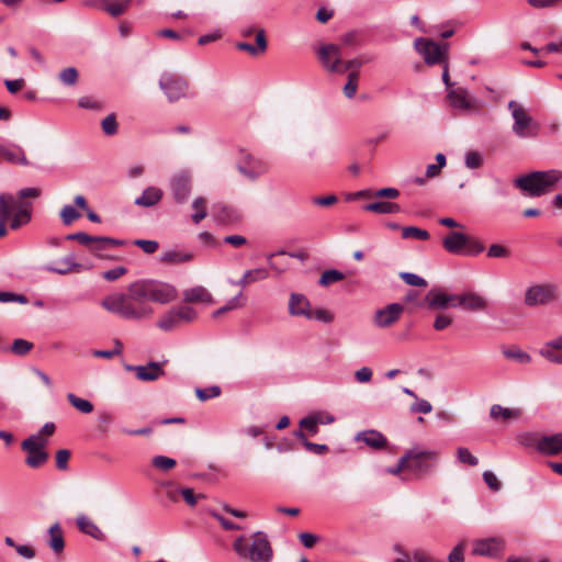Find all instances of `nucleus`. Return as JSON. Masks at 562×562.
I'll return each instance as SVG.
<instances>
[{
	"label": "nucleus",
	"mask_w": 562,
	"mask_h": 562,
	"mask_svg": "<svg viewBox=\"0 0 562 562\" xmlns=\"http://www.w3.org/2000/svg\"><path fill=\"white\" fill-rule=\"evenodd\" d=\"M503 355L507 359L515 360L519 363H529L531 361V357L529 353L522 351L519 348H510L503 350Z\"/></svg>",
	"instance_id": "43"
},
{
	"label": "nucleus",
	"mask_w": 562,
	"mask_h": 562,
	"mask_svg": "<svg viewBox=\"0 0 562 562\" xmlns=\"http://www.w3.org/2000/svg\"><path fill=\"white\" fill-rule=\"evenodd\" d=\"M246 277L249 278L251 283L268 279L269 271L266 268H255L246 270Z\"/></svg>",
	"instance_id": "60"
},
{
	"label": "nucleus",
	"mask_w": 562,
	"mask_h": 562,
	"mask_svg": "<svg viewBox=\"0 0 562 562\" xmlns=\"http://www.w3.org/2000/svg\"><path fill=\"white\" fill-rule=\"evenodd\" d=\"M162 190L157 187L146 188L142 194L135 199V204L143 207H151L160 202L162 199Z\"/></svg>",
	"instance_id": "28"
},
{
	"label": "nucleus",
	"mask_w": 562,
	"mask_h": 562,
	"mask_svg": "<svg viewBox=\"0 0 562 562\" xmlns=\"http://www.w3.org/2000/svg\"><path fill=\"white\" fill-rule=\"evenodd\" d=\"M170 189L173 199L178 203H184L192 190V176L189 171L181 170L175 173L170 179Z\"/></svg>",
	"instance_id": "16"
},
{
	"label": "nucleus",
	"mask_w": 562,
	"mask_h": 562,
	"mask_svg": "<svg viewBox=\"0 0 562 562\" xmlns=\"http://www.w3.org/2000/svg\"><path fill=\"white\" fill-rule=\"evenodd\" d=\"M221 387L217 385H212L205 389H195V395L201 402L218 397L221 395Z\"/></svg>",
	"instance_id": "44"
},
{
	"label": "nucleus",
	"mask_w": 562,
	"mask_h": 562,
	"mask_svg": "<svg viewBox=\"0 0 562 562\" xmlns=\"http://www.w3.org/2000/svg\"><path fill=\"white\" fill-rule=\"evenodd\" d=\"M437 460L438 452L435 450L413 448L404 454V461L407 462V471L416 477L428 475L434 470Z\"/></svg>",
	"instance_id": "5"
},
{
	"label": "nucleus",
	"mask_w": 562,
	"mask_h": 562,
	"mask_svg": "<svg viewBox=\"0 0 562 562\" xmlns=\"http://www.w3.org/2000/svg\"><path fill=\"white\" fill-rule=\"evenodd\" d=\"M193 259V254L180 249H169L165 251L160 258L162 262L170 265H179L189 262Z\"/></svg>",
	"instance_id": "32"
},
{
	"label": "nucleus",
	"mask_w": 562,
	"mask_h": 562,
	"mask_svg": "<svg viewBox=\"0 0 562 562\" xmlns=\"http://www.w3.org/2000/svg\"><path fill=\"white\" fill-rule=\"evenodd\" d=\"M182 323H192L196 319V311L188 305L175 306Z\"/></svg>",
	"instance_id": "50"
},
{
	"label": "nucleus",
	"mask_w": 562,
	"mask_h": 562,
	"mask_svg": "<svg viewBox=\"0 0 562 562\" xmlns=\"http://www.w3.org/2000/svg\"><path fill=\"white\" fill-rule=\"evenodd\" d=\"M192 207L195 210L192 214V221L193 223L199 224L207 216L206 200L203 196L195 198L192 202Z\"/></svg>",
	"instance_id": "36"
},
{
	"label": "nucleus",
	"mask_w": 562,
	"mask_h": 562,
	"mask_svg": "<svg viewBox=\"0 0 562 562\" xmlns=\"http://www.w3.org/2000/svg\"><path fill=\"white\" fill-rule=\"evenodd\" d=\"M464 542L457 544L448 554L449 562H463L464 561Z\"/></svg>",
	"instance_id": "64"
},
{
	"label": "nucleus",
	"mask_w": 562,
	"mask_h": 562,
	"mask_svg": "<svg viewBox=\"0 0 562 562\" xmlns=\"http://www.w3.org/2000/svg\"><path fill=\"white\" fill-rule=\"evenodd\" d=\"M61 263L65 266V269H50V271L58 274H67L70 271H79L80 269V265L74 260L72 256H67L66 258H64Z\"/></svg>",
	"instance_id": "54"
},
{
	"label": "nucleus",
	"mask_w": 562,
	"mask_h": 562,
	"mask_svg": "<svg viewBox=\"0 0 562 562\" xmlns=\"http://www.w3.org/2000/svg\"><path fill=\"white\" fill-rule=\"evenodd\" d=\"M414 47L429 66L442 64L448 60V45L437 44L436 42L419 37L414 42Z\"/></svg>",
	"instance_id": "11"
},
{
	"label": "nucleus",
	"mask_w": 562,
	"mask_h": 562,
	"mask_svg": "<svg viewBox=\"0 0 562 562\" xmlns=\"http://www.w3.org/2000/svg\"><path fill=\"white\" fill-rule=\"evenodd\" d=\"M138 282L149 304L150 302L161 305L169 304L178 296L176 286L170 283L154 279L138 280Z\"/></svg>",
	"instance_id": "7"
},
{
	"label": "nucleus",
	"mask_w": 562,
	"mask_h": 562,
	"mask_svg": "<svg viewBox=\"0 0 562 562\" xmlns=\"http://www.w3.org/2000/svg\"><path fill=\"white\" fill-rule=\"evenodd\" d=\"M363 209L378 214H394L401 212V206L397 203L384 201L369 203L364 205Z\"/></svg>",
	"instance_id": "34"
},
{
	"label": "nucleus",
	"mask_w": 562,
	"mask_h": 562,
	"mask_svg": "<svg viewBox=\"0 0 562 562\" xmlns=\"http://www.w3.org/2000/svg\"><path fill=\"white\" fill-rule=\"evenodd\" d=\"M130 2L131 0H124L122 2H112L104 5L103 10L112 16H119L127 10V8L130 7Z\"/></svg>",
	"instance_id": "48"
},
{
	"label": "nucleus",
	"mask_w": 562,
	"mask_h": 562,
	"mask_svg": "<svg viewBox=\"0 0 562 562\" xmlns=\"http://www.w3.org/2000/svg\"><path fill=\"white\" fill-rule=\"evenodd\" d=\"M505 549V540L501 537H488L473 541L472 554L485 558H499Z\"/></svg>",
	"instance_id": "15"
},
{
	"label": "nucleus",
	"mask_w": 562,
	"mask_h": 562,
	"mask_svg": "<svg viewBox=\"0 0 562 562\" xmlns=\"http://www.w3.org/2000/svg\"><path fill=\"white\" fill-rule=\"evenodd\" d=\"M560 299L559 286L552 283L533 284L525 291L524 303L529 307L548 305Z\"/></svg>",
	"instance_id": "8"
},
{
	"label": "nucleus",
	"mask_w": 562,
	"mask_h": 562,
	"mask_svg": "<svg viewBox=\"0 0 562 562\" xmlns=\"http://www.w3.org/2000/svg\"><path fill=\"white\" fill-rule=\"evenodd\" d=\"M59 215L65 225H70L81 216V214L70 204L63 206Z\"/></svg>",
	"instance_id": "47"
},
{
	"label": "nucleus",
	"mask_w": 562,
	"mask_h": 562,
	"mask_svg": "<svg viewBox=\"0 0 562 562\" xmlns=\"http://www.w3.org/2000/svg\"><path fill=\"white\" fill-rule=\"evenodd\" d=\"M324 424L323 419L319 415H308L301 419L300 426L301 428L308 431L312 436L318 432V425Z\"/></svg>",
	"instance_id": "37"
},
{
	"label": "nucleus",
	"mask_w": 562,
	"mask_h": 562,
	"mask_svg": "<svg viewBox=\"0 0 562 562\" xmlns=\"http://www.w3.org/2000/svg\"><path fill=\"white\" fill-rule=\"evenodd\" d=\"M32 217V203L18 201L9 193L0 194V237L7 234V223L12 229L27 224Z\"/></svg>",
	"instance_id": "2"
},
{
	"label": "nucleus",
	"mask_w": 562,
	"mask_h": 562,
	"mask_svg": "<svg viewBox=\"0 0 562 562\" xmlns=\"http://www.w3.org/2000/svg\"><path fill=\"white\" fill-rule=\"evenodd\" d=\"M356 440L363 441L373 449H382L386 447V438L378 430L361 431L356 436Z\"/></svg>",
	"instance_id": "31"
},
{
	"label": "nucleus",
	"mask_w": 562,
	"mask_h": 562,
	"mask_svg": "<svg viewBox=\"0 0 562 562\" xmlns=\"http://www.w3.org/2000/svg\"><path fill=\"white\" fill-rule=\"evenodd\" d=\"M317 57L325 70L328 72L340 74L342 65V55L340 46L336 44H324L317 52Z\"/></svg>",
	"instance_id": "14"
},
{
	"label": "nucleus",
	"mask_w": 562,
	"mask_h": 562,
	"mask_svg": "<svg viewBox=\"0 0 562 562\" xmlns=\"http://www.w3.org/2000/svg\"><path fill=\"white\" fill-rule=\"evenodd\" d=\"M488 306L487 300L475 292H464L456 294V304L453 307H461L468 312H484Z\"/></svg>",
	"instance_id": "18"
},
{
	"label": "nucleus",
	"mask_w": 562,
	"mask_h": 562,
	"mask_svg": "<svg viewBox=\"0 0 562 562\" xmlns=\"http://www.w3.org/2000/svg\"><path fill=\"white\" fill-rule=\"evenodd\" d=\"M508 110L514 120L513 132L516 136L519 138H532L538 135L539 124L521 104L510 100L508 102Z\"/></svg>",
	"instance_id": "6"
},
{
	"label": "nucleus",
	"mask_w": 562,
	"mask_h": 562,
	"mask_svg": "<svg viewBox=\"0 0 562 562\" xmlns=\"http://www.w3.org/2000/svg\"><path fill=\"white\" fill-rule=\"evenodd\" d=\"M0 158H3L4 160L11 164L22 166L29 165V160L25 157L24 150L20 146L14 144L0 143Z\"/></svg>",
	"instance_id": "25"
},
{
	"label": "nucleus",
	"mask_w": 562,
	"mask_h": 562,
	"mask_svg": "<svg viewBox=\"0 0 562 562\" xmlns=\"http://www.w3.org/2000/svg\"><path fill=\"white\" fill-rule=\"evenodd\" d=\"M464 164L469 169H477L483 165V156L475 150L468 151L464 157Z\"/></svg>",
	"instance_id": "49"
},
{
	"label": "nucleus",
	"mask_w": 562,
	"mask_h": 562,
	"mask_svg": "<svg viewBox=\"0 0 562 562\" xmlns=\"http://www.w3.org/2000/svg\"><path fill=\"white\" fill-rule=\"evenodd\" d=\"M151 464L154 468L167 472L176 467L177 461L166 456H156L151 459Z\"/></svg>",
	"instance_id": "42"
},
{
	"label": "nucleus",
	"mask_w": 562,
	"mask_h": 562,
	"mask_svg": "<svg viewBox=\"0 0 562 562\" xmlns=\"http://www.w3.org/2000/svg\"><path fill=\"white\" fill-rule=\"evenodd\" d=\"M127 371L135 373L136 378L140 381L151 382L164 375L165 371L161 363L148 362L146 366H125Z\"/></svg>",
	"instance_id": "19"
},
{
	"label": "nucleus",
	"mask_w": 562,
	"mask_h": 562,
	"mask_svg": "<svg viewBox=\"0 0 562 562\" xmlns=\"http://www.w3.org/2000/svg\"><path fill=\"white\" fill-rule=\"evenodd\" d=\"M465 241H468L467 234L451 232L442 239V246L449 254L463 256Z\"/></svg>",
	"instance_id": "24"
},
{
	"label": "nucleus",
	"mask_w": 562,
	"mask_h": 562,
	"mask_svg": "<svg viewBox=\"0 0 562 562\" xmlns=\"http://www.w3.org/2000/svg\"><path fill=\"white\" fill-rule=\"evenodd\" d=\"M102 131L108 136H113L117 133L119 125L114 113L105 116L101 122Z\"/></svg>",
	"instance_id": "45"
},
{
	"label": "nucleus",
	"mask_w": 562,
	"mask_h": 562,
	"mask_svg": "<svg viewBox=\"0 0 562 562\" xmlns=\"http://www.w3.org/2000/svg\"><path fill=\"white\" fill-rule=\"evenodd\" d=\"M483 480L486 483V485L494 492H498L502 487L501 482L492 471H485L483 473Z\"/></svg>",
	"instance_id": "63"
},
{
	"label": "nucleus",
	"mask_w": 562,
	"mask_h": 562,
	"mask_svg": "<svg viewBox=\"0 0 562 562\" xmlns=\"http://www.w3.org/2000/svg\"><path fill=\"white\" fill-rule=\"evenodd\" d=\"M345 279V276L342 272L336 269H329L325 270L319 279V284L323 286H329L338 281H341Z\"/></svg>",
	"instance_id": "39"
},
{
	"label": "nucleus",
	"mask_w": 562,
	"mask_h": 562,
	"mask_svg": "<svg viewBox=\"0 0 562 562\" xmlns=\"http://www.w3.org/2000/svg\"><path fill=\"white\" fill-rule=\"evenodd\" d=\"M554 348H551L547 345H544L540 350L539 353L547 359L548 361L552 363L562 364V355H559L554 351Z\"/></svg>",
	"instance_id": "58"
},
{
	"label": "nucleus",
	"mask_w": 562,
	"mask_h": 562,
	"mask_svg": "<svg viewBox=\"0 0 562 562\" xmlns=\"http://www.w3.org/2000/svg\"><path fill=\"white\" fill-rule=\"evenodd\" d=\"M182 324L176 307L166 311L157 321V327L162 331H172Z\"/></svg>",
	"instance_id": "30"
},
{
	"label": "nucleus",
	"mask_w": 562,
	"mask_h": 562,
	"mask_svg": "<svg viewBox=\"0 0 562 562\" xmlns=\"http://www.w3.org/2000/svg\"><path fill=\"white\" fill-rule=\"evenodd\" d=\"M400 277L408 285L424 286V288L427 286V281L415 273L402 272V273H400Z\"/></svg>",
	"instance_id": "53"
},
{
	"label": "nucleus",
	"mask_w": 562,
	"mask_h": 562,
	"mask_svg": "<svg viewBox=\"0 0 562 562\" xmlns=\"http://www.w3.org/2000/svg\"><path fill=\"white\" fill-rule=\"evenodd\" d=\"M33 349V344L29 340L18 338L11 346V351L16 356H25Z\"/></svg>",
	"instance_id": "46"
},
{
	"label": "nucleus",
	"mask_w": 562,
	"mask_h": 562,
	"mask_svg": "<svg viewBox=\"0 0 562 562\" xmlns=\"http://www.w3.org/2000/svg\"><path fill=\"white\" fill-rule=\"evenodd\" d=\"M233 548L237 555L248 562H271L273 558V549L266 533L257 531L248 541L244 536L238 537Z\"/></svg>",
	"instance_id": "4"
},
{
	"label": "nucleus",
	"mask_w": 562,
	"mask_h": 562,
	"mask_svg": "<svg viewBox=\"0 0 562 562\" xmlns=\"http://www.w3.org/2000/svg\"><path fill=\"white\" fill-rule=\"evenodd\" d=\"M49 540L48 546L55 553H61L65 548L64 535L58 522L52 525L48 529Z\"/></svg>",
	"instance_id": "33"
},
{
	"label": "nucleus",
	"mask_w": 562,
	"mask_h": 562,
	"mask_svg": "<svg viewBox=\"0 0 562 562\" xmlns=\"http://www.w3.org/2000/svg\"><path fill=\"white\" fill-rule=\"evenodd\" d=\"M267 40H266V33L263 29L256 31V45L249 44V43H237L236 47L239 50H244L249 53L252 56L262 54L267 50Z\"/></svg>",
	"instance_id": "27"
},
{
	"label": "nucleus",
	"mask_w": 562,
	"mask_h": 562,
	"mask_svg": "<svg viewBox=\"0 0 562 562\" xmlns=\"http://www.w3.org/2000/svg\"><path fill=\"white\" fill-rule=\"evenodd\" d=\"M236 168L245 178L256 181L269 171V165L262 159L248 153H241Z\"/></svg>",
	"instance_id": "13"
},
{
	"label": "nucleus",
	"mask_w": 562,
	"mask_h": 562,
	"mask_svg": "<svg viewBox=\"0 0 562 562\" xmlns=\"http://www.w3.org/2000/svg\"><path fill=\"white\" fill-rule=\"evenodd\" d=\"M77 528L85 535L90 536L91 538L103 541L105 540V535L99 528V526L90 519L87 515H79L76 519Z\"/></svg>",
	"instance_id": "26"
},
{
	"label": "nucleus",
	"mask_w": 562,
	"mask_h": 562,
	"mask_svg": "<svg viewBox=\"0 0 562 562\" xmlns=\"http://www.w3.org/2000/svg\"><path fill=\"white\" fill-rule=\"evenodd\" d=\"M457 459L461 463L469 464L471 467H475L479 463L476 457H474L468 448L459 447L457 449Z\"/></svg>",
	"instance_id": "51"
},
{
	"label": "nucleus",
	"mask_w": 562,
	"mask_h": 562,
	"mask_svg": "<svg viewBox=\"0 0 562 562\" xmlns=\"http://www.w3.org/2000/svg\"><path fill=\"white\" fill-rule=\"evenodd\" d=\"M133 244L148 255L156 252L159 247L158 241L150 239H135Z\"/></svg>",
	"instance_id": "56"
},
{
	"label": "nucleus",
	"mask_w": 562,
	"mask_h": 562,
	"mask_svg": "<svg viewBox=\"0 0 562 562\" xmlns=\"http://www.w3.org/2000/svg\"><path fill=\"white\" fill-rule=\"evenodd\" d=\"M509 254V250L505 246L499 244L491 245L487 250V256L491 258H507Z\"/></svg>",
	"instance_id": "62"
},
{
	"label": "nucleus",
	"mask_w": 562,
	"mask_h": 562,
	"mask_svg": "<svg viewBox=\"0 0 562 562\" xmlns=\"http://www.w3.org/2000/svg\"><path fill=\"white\" fill-rule=\"evenodd\" d=\"M58 79L64 86H68V87L75 86L79 79L78 70L75 67L64 68L59 72Z\"/></svg>",
	"instance_id": "38"
},
{
	"label": "nucleus",
	"mask_w": 562,
	"mask_h": 562,
	"mask_svg": "<svg viewBox=\"0 0 562 562\" xmlns=\"http://www.w3.org/2000/svg\"><path fill=\"white\" fill-rule=\"evenodd\" d=\"M414 562H445L441 559L435 558L424 549H416L413 552Z\"/></svg>",
	"instance_id": "59"
},
{
	"label": "nucleus",
	"mask_w": 562,
	"mask_h": 562,
	"mask_svg": "<svg viewBox=\"0 0 562 562\" xmlns=\"http://www.w3.org/2000/svg\"><path fill=\"white\" fill-rule=\"evenodd\" d=\"M101 306L109 313L126 321H145L153 317L155 310L148 303L137 281L127 286V291L111 293L101 301Z\"/></svg>",
	"instance_id": "1"
},
{
	"label": "nucleus",
	"mask_w": 562,
	"mask_h": 562,
	"mask_svg": "<svg viewBox=\"0 0 562 562\" xmlns=\"http://www.w3.org/2000/svg\"><path fill=\"white\" fill-rule=\"evenodd\" d=\"M404 312V306L400 303H391L383 308L376 310L373 322L380 328H386L395 324Z\"/></svg>",
	"instance_id": "17"
},
{
	"label": "nucleus",
	"mask_w": 562,
	"mask_h": 562,
	"mask_svg": "<svg viewBox=\"0 0 562 562\" xmlns=\"http://www.w3.org/2000/svg\"><path fill=\"white\" fill-rule=\"evenodd\" d=\"M447 98L454 109L469 110L474 106V101L469 95L468 90L462 87L448 89Z\"/></svg>",
	"instance_id": "20"
},
{
	"label": "nucleus",
	"mask_w": 562,
	"mask_h": 562,
	"mask_svg": "<svg viewBox=\"0 0 562 562\" xmlns=\"http://www.w3.org/2000/svg\"><path fill=\"white\" fill-rule=\"evenodd\" d=\"M102 240H104V237L91 236V241H89L87 245L91 252L101 258L104 257L101 252L108 249V246Z\"/></svg>",
	"instance_id": "52"
},
{
	"label": "nucleus",
	"mask_w": 562,
	"mask_h": 562,
	"mask_svg": "<svg viewBox=\"0 0 562 562\" xmlns=\"http://www.w3.org/2000/svg\"><path fill=\"white\" fill-rule=\"evenodd\" d=\"M159 88L169 102H176L187 97L189 82L183 76L177 72L164 71L159 79Z\"/></svg>",
	"instance_id": "10"
},
{
	"label": "nucleus",
	"mask_w": 562,
	"mask_h": 562,
	"mask_svg": "<svg viewBox=\"0 0 562 562\" xmlns=\"http://www.w3.org/2000/svg\"><path fill=\"white\" fill-rule=\"evenodd\" d=\"M485 249L484 245L475 237L468 235L463 256H477Z\"/></svg>",
	"instance_id": "41"
},
{
	"label": "nucleus",
	"mask_w": 562,
	"mask_h": 562,
	"mask_svg": "<svg viewBox=\"0 0 562 562\" xmlns=\"http://www.w3.org/2000/svg\"><path fill=\"white\" fill-rule=\"evenodd\" d=\"M307 319H316L323 323H330L334 319V315L325 308L311 310L310 317Z\"/></svg>",
	"instance_id": "57"
},
{
	"label": "nucleus",
	"mask_w": 562,
	"mask_h": 562,
	"mask_svg": "<svg viewBox=\"0 0 562 562\" xmlns=\"http://www.w3.org/2000/svg\"><path fill=\"white\" fill-rule=\"evenodd\" d=\"M425 301L429 308H446L456 304V294H447L438 289H431Z\"/></svg>",
	"instance_id": "23"
},
{
	"label": "nucleus",
	"mask_w": 562,
	"mask_h": 562,
	"mask_svg": "<svg viewBox=\"0 0 562 562\" xmlns=\"http://www.w3.org/2000/svg\"><path fill=\"white\" fill-rule=\"evenodd\" d=\"M490 416L491 418L495 420H502V422H509V420H517L521 416V409L520 408H508L503 407L499 404H494L490 408Z\"/></svg>",
	"instance_id": "29"
},
{
	"label": "nucleus",
	"mask_w": 562,
	"mask_h": 562,
	"mask_svg": "<svg viewBox=\"0 0 562 562\" xmlns=\"http://www.w3.org/2000/svg\"><path fill=\"white\" fill-rule=\"evenodd\" d=\"M311 303L308 299L301 293H291L289 299V314L291 316L304 317L307 319L311 312Z\"/></svg>",
	"instance_id": "21"
},
{
	"label": "nucleus",
	"mask_w": 562,
	"mask_h": 562,
	"mask_svg": "<svg viewBox=\"0 0 562 562\" xmlns=\"http://www.w3.org/2000/svg\"><path fill=\"white\" fill-rule=\"evenodd\" d=\"M562 179V171L551 169L533 171L517 178L514 183L527 195L536 198L553 191Z\"/></svg>",
	"instance_id": "3"
},
{
	"label": "nucleus",
	"mask_w": 562,
	"mask_h": 562,
	"mask_svg": "<svg viewBox=\"0 0 562 562\" xmlns=\"http://www.w3.org/2000/svg\"><path fill=\"white\" fill-rule=\"evenodd\" d=\"M284 255H285V251H278L276 254L269 255V257H268V263H269L270 268L272 270H274L278 274H281L286 271L288 263L274 260L273 258L277 256H284Z\"/></svg>",
	"instance_id": "55"
},
{
	"label": "nucleus",
	"mask_w": 562,
	"mask_h": 562,
	"mask_svg": "<svg viewBox=\"0 0 562 562\" xmlns=\"http://www.w3.org/2000/svg\"><path fill=\"white\" fill-rule=\"evenodd\" d=\"M401 231L403 239L428 240L430 238L428 231L416 226H405L402 227Z\"/></svg>",
	"instance_id": "35"
},
{
	"label": "nucleus",
	"mask_w": 562,
	"mask_h": 562,
	"mask_svg": "<svg viewBox=\"0 0 562 562\" xmlns=\"http://www.w3.org/2000/svg\"><path fill=\"white\" fill-rule=\"evenodd\" d=\"M47 439L41 435H32L22 441L21 448L27 453L25 463L32 469L44 465L48 460V453L45 451Z\"/></svg>",
	"instance_id": "9"
},
{
	"label": "nucleus",
	"mask_w": 562,
	"mask_h": 562,
	"mask_svg": "<svg viewBox=\"0 0 562 562\" xmlns=\"http://www.w3.org/2000/svg\"><path fill=\"white\" fill-rule=\"evenodd\" d=\"M522 443L536 448L542 454L554 456L562 452V432L549 436L526 435Z\"/></svg>",
	"instance_id": "12"
},
{
	"label": "nucleus",
	"mask_w": 562,
	"mask_h": 562,
	"mask_svg": "<svg viewBox=\"0 0 562 562\" xmlns=\"http://www.w3.org/2000/svg\"><path fill=\"white\" fill-rule=\"evenodd\" d=\"M183 301L186 303H202L206 305L214 304V299L210 291L203 285H195L189 289H186L182 292Z\"/></svg>",
	"instance_id": "22"
},
{
	"label": "nucleus",
	"mask_w": 562,
	"mask_h": 562,
	"mask_svg": "<svg viewBox=\"0 0 562 562\" xmlns=\"http://www.w3.org/2000/svg\"><path fill=\"white\" fill-rule=\"evenodd\" d=\"M78 105L82 109L99 111L102 109V103L92 97H81L78 100Z\"/></svg>",
	"instance_id": "61"
},
{
	"label": "nucleus",
	"mask_w": 562,
	"mask_h": 562,
	"mask_svg": "<svg viewBox=\"0 0 562 562\" xmlns=\"http://www.w3.org/2000/svg\"><path fill=\"white\" fill-rule=\"evenodd\" d=\"M69 403L83 414H89L93 411V405L88 400L76 396L72 393L67 395Z\"/></svg>",
	"instance_id": "40"
}]
</instances>
